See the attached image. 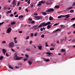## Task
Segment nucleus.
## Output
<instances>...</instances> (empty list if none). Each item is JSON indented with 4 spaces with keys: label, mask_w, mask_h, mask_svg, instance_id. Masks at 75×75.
Wrapping results in <instances>:
<instances>
[{
    "label": "nucleus",
    "mask_w": 75,
    "mask_h": 75,
    "mask_svg": "<svg viewBox=\"0 0 75 75\" xmlns=\"http://www.w3.org/2000/svg\"><path fill=\"white\" fill-rule=\"evenodd\" d=\"M51 24V22H48L47 23H45V22L42 23L41 24L39 25L38 27L40 28L41 27H45V26H47V25H49Z\"/></svg>",
    "instance_id": "f257e3e1"
},
{
    "label": "nucleus",
    "mask_w": 75,
    "mask_h": 75,
    "mask_svg": "<svg viewBox=\"0 0 75 75\" xmlns=\"http://www.w3.org/2000/svg\"><path fill=\"white\" fill-rule=\"evenodd\" d=\"M23 58V57H19L17 56V54L16 53H15V56L14 59L16 60H20Z\"/></svg>",
    "instance_id": "f03ea898"
},
{
    "label": "nucleus",
    "mask_w": 75,
    "mask_h": 75,
    "mask_svg": "<svg viewBox=\"0 0 75 75\" xmlns=\"http://www.w3.org/2000/svg\"><path fill=\"white\" fill-rule=\"evenodd\" d=\"M9 47L11 48H12L14 47V42H12L9 43Z\"/></svg>",
    "instance_id": "7ed1b4c3"
},
{
    "label": "nucleus",
    "mask_w": 75,
    "mask_h": 75,
    "mask_svg": "<svg viewBox=\"0 0 75 75\" xmlns=\"http://www.w3.org/2000/svg\"><path fill=\"white\" fill-rule=\"evenodd\" d=\"M41 4H45V1H42L39 2V3L38 4V6H41Z\"/></svg>",
    "instance_id": "20e7f679"
},
{
    "label": "nucleus",
    "mask_w": 75,
    "mask_h": 75,
    "mask_svg": "<svg viewBox=\"0 0 75 75\" xmlns=\"http://www.w3.org/2000/svg\"><path fill=\"white\" fill-rule=\"evenodd\" d=\"M12 5H13V7H15L16 6V0H13L12 2Z\"/></svg>",
    "instance_id": "39448f33"
},
{
    "label": "nucleus",
    "mask_w": 75,
    "mask_h": 75,
    "mask_svg": "<svg viewBox=\"0 0 75 75\" xmlns=\"http://www.w3.org/2000/svg\"><path fill=\"white\" fill-rule=\"evenodd\" d=\"M54 10L53 8H50L46 11L47 12H50L51 11H54Z\"/></svg>",
    "instance_id": "423d86ee"
},
{
    "label": "nucleus",
    "mask_w": 75,
    "mask_h": 75,
    "mask_svg": "<svg viewBox=\"0 0 75 75\" xmlns=\"http://www.w3.org/2000/svg\"><path fill=\"white\" fill-rule=\"evenodd\" d=\"M52 2L50 1H47L46 2V4H47V5H50V4H52Z\"/></svg>",
    "instance_id": "0eeeda50"
},
{
    "label": "nucleus",
    "mask_w": 75,
    "mask_h": 75,
    "mask_svg": "<svg viewBox=\"0 0 75 75\" xmlns=\"http://www.w3.org/2000/svg\"><path fill=\"white\" fill-rule=\"evenodd\" d=\"M11 28H9L7 29V30H6V33H10V31H11Z\"/></svg>",
    "instance_id": "6e6552de"
},
{
    "label": "nucleus",
    "mask_w": 75,
    "mask_h": 75,
    "mask_svg": "<svg viewBox=\"0 0 75 75\" xmlns=\"http://www.w3.org/2000/svg\"><path fill=\"white\" fill-rule=\"evenodd\" d=\"M24 16L23 15H21V16H19L18 17V19L19 20H23Z\"/></svg>",
    "instance_id": "1a4fd4ad"
},
{
    "label": "nucleus",
    "mask_w": 75,
    "mask_h": 75,
    "mask_svg": "<svg viewBox=\"0 0 75 75\" xmlns=\"http://www.w3.org/2000/svg\"><path fill=\"white\" fill-rule=\"evenodd\" d=\"M42 18V17L41 16H35V18L36 19H41Z\"/></svg>",
    "instance_id": "9d476101"
},
{
    "label": "nucleus",
    "mask_w": 75,
    "mask_h": 75,
    "mask_svg": "<svg viewBox=\"0 0 75 75\" xmlns=\"http://www.w3.org/2000/svg\"><path fill=\"white\" fill-rule=\"evenodd\" d=\"M64 17H66V18H68L69 17V14L66 15H64Z\"/></svg>",
    "instance_id": "9b49d317"
},
{
    "label": "nucleus",
    "mask_w": 75,
    "mask_h": 75,
    "mask_svg": "<svg viewBox=\"0 0 75 75\" xmlns=\"http://www.w3.org/2000/svg\"><path fill=\"white\" fill-rule=\"evenodd\" d=\"M2 51L4 54H6V50L4 49H3L2 50Z\"/></svg>",
    "instance_id": "f8f14e48"
},
{
    "label": "nucleus",
    "mask_w": 75,
    "mask_h": 75,
    "mask_svg": "<svg viewBox=\"0 0 75 75\" xmlns=\"http://www.w3.org/2000/svg\"><path fill=\"white\" fill-rule=\"evenodd\" d=\"M73 8V7H69L67 8H66V10H71V9H72Z\"/></svg>",
    "instance_id": "ddd939ff"
},
{
    "label": "nucleus",
    "mask_w": 75,
    "mask_h": 75,
    "mask_svg": "<svg viewBox=\"0 0 75 75\" xmlns=\"http://www.w3.org/2000/svg\"><path fill=\"white\" fill-rule=\"evenodd\" d=\"M62 29H57L56 30L54 31L53 32H57V31H61Z\"/></svg>",
    "instance_id": "4468645a"
},
{
    "label": "nucleus",
    "mask_w": 75,
    "mask_h": 75,
    "mask_svg": "<svg viewBox=\"0 0 75 75\" xmlns=\"http://www.w3.org/2000/svg\"><path fill=\"white\" fill-rule=\"evenodd\" d=\"M44 60L45 62H49V61H50V60L49 59H45Z\"/></svg>",
    "instance_id": "2eb2a0df"
},
{
    "label": "nucleus",
    "mask_w": 75,
    "mask_h": 75,
    "mask_svg": "<svg viewBox=\"0 0 75 75\" xmlns=\"http://www.w3.org/2000/svg\"><path fill=\"white\" fill-rule=\"evenodd\" d=\"M53 20V17L52 16H50L49 17V20L50 21H52V20Z\"/></svg>",
    "instance_id": "dca6fc26"
},
{
    "label": "nucleus",
    "mask_w": 75,
    "mask_h": 75,
    "mask_svg": "<svg viewBox=\"0 0 75 75\" xmlns=\"http://www.w3.org/2000/svg\"><path fill=\"white\" fill-rule=\"evenodd\" d=\"M46 54H47L48 55H51V54H52H52H53L51 53L50 52H47L46 53Z\"/></svg>",
    "instance_id": "f3484780"
},
{
    "label": "nucleus",
    "mask_w": 75,
    "mask_h": 75,
    "mask_svg": "<svg viewBox=\"0 0 75 75\" xmlns=\"http://www.w3.org/2000/svg\"><path fill=\"white\" fill-rule=\"evenodd\" d=\"M62 17H64V15H61L58 17V18H61Z\"/></svg>",
    "instance_id": "a211bd4d"
},
{
    "label": "nucleus",
    "mask_w": 75,
    "mask_h": 75,
    "mask_svg": "<svg viewBox=\"0 0 75 75\" xmlns=\"http://www.w3.org/2000/svg\"><path fill=\"white\" fill-rule=\"evenodd\" d=\"M61 28L60 29H62L63 28H64L65 27V26L64 25H62L60 26Z\"/></svg>",
    "instance_id": "6ab92c4d"
},
{
    "label": "nucleus",
    "mask_w": 75,
    "mask_h": 75,
    "mask_svg": "<svg viewBox=\"0 0 75 75\" xmlns=\"http://www.w3.org/2000/svg\"><path fill=\"white\" fill-rule=\"evenodd\" d=\"M42 14L44 16H45V15H47V13L45 12H42Z\"/></svg>",
    "instance_id": "aec40b11"
},
{
    "label": "nucleus",
    "mask_w": 75,
    "mask_h": 75,
    "mask_svg": "<svg viewBox=\"0 0 75 75\" xmlns=\"http://www.w3.org/2000/svg\"><path fill=\"white\" fill-rule=\"evenodd\" d=\"M61 51H62V52H66V50H65L64 49H62L61 50Z\"/></svg>",
    "instance_id": "412c9836"
},
{
    "label": "nucleus",
    "mask_w": 75,
    "mask_h": 75,
    "mask_svg": "<svg viewBox=\"0 0 75 75\" xmlns=\"http://www.w3.org/2000/svg\"><path fill=\"white\" fill-rule=\"evenodd\" d=\"M38 48H39V50H42V46H38Z\"/></svg>",
    "instance_id": "4be33fe9"
},
{
    "label": "nucleus",
    "mask_w": 75,
    "mask_h": 75,
    "mask_svg": "<svg viewBox=\"0 0 75 75\" xmlns=\"http://www.w3.org/2000/svg\"><path fill=\"white\" fill-rule=\"evenodd\" d=\"M64 38L60 40V41L61 42L60 43H62L63 42V41H64Z\"/></svg>",
    "instance_id": "5701e85b"
},
{
    "label": "nucleus",
    "mask_w": 75,
    "mask_h": 75,
    "mask_svg": "<svg viewBox=\"0 0 75 75\" xmlns=\"http://www.w3.org/2000/svg\"><path fill=\"white\" fill-rule=\"evenodd\" d=\"M3 58H4V57L2 56H1L0 57V61L1 60V59H3Z\"/></svg>",
    "instance_id": "b1692460"
},
{
    "label": "nucleus",
    "mask_w": 75,
    "mask_h": 75,
    "mask_svg": "<svg viewBox=\"0 0 75 75\" xmlns=\"http://www.w3.org/2000/svg\"><path fill=\"white\" fill-rule=\"evenodd\" d=\"M29 64V65H31V64H32V62H31L30 61H29L28 62Z\"/></svg>",
    "instance_id": "393cba45"
},
{
    "label": "nucleus",
    "mask_w": 75,
    "mask_h": 75,
    "mask_svg": "<svg viewBox=\"0 0 75 75\" xmlns=\"http://www.w3.org/2000/svg\"><path fill=\"white\" fill-rule=\"evenodd\" d=\"M25 56L26 57V58L27 59H28V58H29V56H28V55L26 54L25 55Z\"/></svg>",
    "instance_id": "a878e982"
},
{
    "label": "nucleus",
    "mask_w": 75,
    "mask_h": 75,
    "mask_svg": "<svg viewBox=\"0 0 75 75\" xmlns=\"http://www.w3.org/2000/svg\"><path fill=\"white\" fill-rule=\"evenodd\" d=\"M51 26L50 25H47V29H50V28H51Z\"/></svg>",
    "instance_id": "bb28decb"
},
{
    "label": "nucleus",
    "mask_w": 75,
    "mask_h": 75,
    "mask_svg": "<svg viewBox=\"0 0 75 75\" xmlns=\"http://www.w3.org/2000/svg\"><path fill=\"white\" fill-rule=\"evenodd\" d=\"M59 6L58 5H57L55 6V8H59Z\"/></svg>",
    "instance_id": "cd10ccee"
},
{
    "label": "nucleus",
    "mask_w": 75,
    "mask_h": 75,
    "mask_svg": "<svg viewBox=\"0 0 75 75\" xmlns=\"http://www.w3.org/2000/svg\"><path fill=\"white\" fill-rule=\"evenodd\" d=\"M7 14H8V13H11V10L8 11L7 12Z\"/></svg>",
    "instance_id": "c85d7f7f"
},
{
    "label": "nucleus",
    "mask_w": 75,
    "mask_h": 75,
    "mask_svg": "<svg viewBox=\"0 0 75 75\" xmlns=\"http://www.w3.org/2000/svg\"><path fill=\"white\" fill-rule=\"evenodd\" d=\"M11 25H13V24H16V22H13L11 23Z\"/></svg>",
    "instance_id": "c756f323"
},
{
    "label": "nucleus",
    "mask_w": 75,
    "mask_h": 75,
    "mask_svg": "<svg viewBox=\"0 0 75 75\" xmlns=\"http://www.w3.org/2000/svg\"><path fill=\"white\" fill-rule=\"evenodd\" d=\"M38 35V33L36 32L35 33L34 36L35 37H36Z\"/></svg>",
    "instance_id": "7c9ffc66"
},
{
    "label": "nucleus",
    "mask_w": 75,
    "mask_h": 75,
    "mask_svg": "<svg viewBox=\"0 0 75 75\" xmlns=\"http://www.w3.org/2000/svg\"><path fill=\"white\" fill-rule=\"evenodd\" d=\"M6 41H2L1 43L3 44H6Z\"/></svg>",
    "instance_id": "2f4dec72"
},
{
    "label": "nucleus",
    "mask_w": 75,
    "mask_h": 75,
    "mask_svg": "<svg viewBox=\"0 0 75 75\" xmlns=\"http://www.w3.org/2000/svg\"><path fill=\"white\" fill-rule=\"evenodd\" d=\"M8 67L9 68H10L11 69H13V67H12V66H10V65H9L8 66Z\"/></svg>",
    "instance_id": "473e14b6"
},
{
    "label": "nucleus",
    "mask_w": 75,
    "mask_h": 75,
    "mask_svg": "<svg viewBox=\"0 0 75 75\" xmlns=\"http://www.w3.org/2000/svg\"><path fill=\"white\" fill-rule=\"evenodd\" d=\"M50 51H52L53 50H54V48H51L50 49Z\"/></svg>",
    "instance_id": "72a5a7b5"
},
{
    "label": "nucleus",
    "mask_w": 75,
    "mask_h": 75,
    "mask_svg": "<svg viewBox=\"0 0 75 75\" xmlns=\"http://www.w3.org/2000/svg\"><path fill=\"white\" fill-rule=\"evenodd\" d=\"M58 24H59V23H55V24H54V26H56V25H58Z\"/></svg>",
    "instance_id": "f704fd0d"
},
{
    "label": "nucleus",
    "mask_w": 75,
    "mask_h": 75,
    "mask_svg": "<svg viewBox=\"0 0 75 75\" xmlns=\"http://www.w3.org/2000/svg\"><path fill=\"white\" fill-rule=\"evenodd\" d=\"M41 37L42 38H44V34H42L41 35Z\"/></svg>",
    "instance_id": "c9c22d12"
},
{
    "label": "nucleus",
    "mask_w": 75,
    "mask_h": 75,
    "mask_svg": "<svg viewBox=\"0 0 75 75\" xmlns=\"http://www.w3.org/2000/svg\"><path fill=\"white\" fill-rule=\"evenodd\" d=\"M45 46L46 47H48V44H47V42H46L45 44Z\"/></svg>",
    "instance_id": "e433bc0d"
},
{
    "label": "nucleus",
    "mask_w": 75,
    "mask_h": 75,
    "mask_svg": "<svg viewBox=\"0 0 75 75\" xmlns=\"http://www.w3.org/2000/svg\"><path fill=\"white\" fill-rule=\"evenodd\" d=\"M29 38H30V37L28 36L26 37V40H28V39H29Z\"/></svg>",
    "instance_id": "4c0bfd02"
},
{
    "label": "nucleus",
    "mask_w": 75,
    "mask_h": 75,
    "mask_svg": "<svg viewBox=\"0 0 75 75\" xmlns=\"http://www.w3.org/2000/svg\"><path fill=\"white\" fill-rule=\"evenodd\" d=\"M26 51H30V49H26Z\"/></svg>",
    "instance_id": "58836bf2"
},
{
    "label": "nucleus",
    "mask_w": 75,
    "mask_h": 75,
    "mask_svg": "<svg viewBox=\"0 0 75 75\" xmlns=\"http://www.w3.org/2000/svg\"><path fill=\"white\" fill-rule=\"evenodd\" d=\"M74 10H70V12H71V13H74Z\"/></svg>",
    "instance_id": "ea45409f"
},
{
    "label": "nucleus",
    "mask_w": 75,
    "mask_h": 75,
    "mask_svg": "<svg viewBox=\"0 0 75 75\" xmlns=\"http://www.w3.org/2000/svg\"><path fill=\"white\" fill-rule=\"evenodd\" d=\"M72 42H75V39H74L73 40H72Z\"/></svg>",
    "instance_id": "a19ab883"
},
{
    "label": "nucleus",
    "mask_w": 75,
    "mask_h": 75,
    "mask_svg": "<svg viewBox=\"0 0 75 75\" xmlns=\"http://www.w3.org/2000/svg\"><path fill=\"white\" fill-rule=\"evenodd\" d=\"M28 20L29 21H32V20H33V19H32V18H29L28 19Z\"/></svg>",
    "instance_id": "79ce46f5"
},
{
    "label": "nucleus",
    "mask_w": 75,
    "mask_h": 75,
    "mask_svg": "<svg viewBox=\"0 0 75 75\" xmlns=\"http://www.w3.org/2000/svg\"><path fill=\"white\" fill-rule=\"evenodd\" d=\"M6 57H9V55L7 53H6Z\"/></svg>",
    "instance_id": "37998d69"
},
{
    "label": "nucleus",
    "mask_w": 75,
    "mask_h": 75,
    "mask_svg": "<svg viewBox=\"0 0 75 75\" xmlns=\"http://www.w3.org/2000/svg\"><path fill=\"white\" fill-rule=\"evenodd\" d=\"M14 42L16 44H17V41L16 40H14Z\"/></svg>",
    "instance_id": "c03bdc74"
},
{
    "label": "nucleus",
    "mask_w": 75,
    "mask_h": 75,
    "mask_svg": "<svg viewBox=\"0 0 75 75\" xmlns=\"http://www.w3.org/2000/svg\"><path fill=\"white\" fill-rule=\"evenodd\" d=\"M68 40V38H67L66 36H65V40L66 41V40Z\"/></svg>",
    "instance_id": "a18cd8bd"
},
{
    "label": "nucleus",
    "mask_w": 75,
    "mask_h": 75,
    "mask_svg": "<svg viewBox=\"0 0 75 75\" xmlns=\"http://www.w3.org/2000/svg\"><path fill=\"white\" fill-rule=\"evenodd\" d=\"M75 20V18H73L71 19V20H72L73 21Z\"/></svg>",
    "instance_id": "49530a36"
},
{
    "label": "nucleus",
    "mask_w": 75,
    "mask_h": 75,
    "mask_svg": "<svg viewBox=\"0 0 75 75\" xmlns=\"http://www.w3.org/2000/svg\"><path fill=\"white\" fill-rule=\"evenodd\" d=\"M27 60H28V59H23L24 61H27Z\"/></svg>",
    "instance_id": "de8ad7c7"
},
{
    "label": "nucleus",
    "mask_w": 75,
    "mask_h": 75,
    "mask_svg": "<svg viewBox=\"0 0 75 75\" xmlns=\"http://www.w3.org/2000/svg\"><path fill=\"white\" fill-rule=\"evenodd\" d=\"M11 50L12 51H13V52H14V51H15V50H14V49L12 48L11 49Z\"/></svg>",
    "instance_id": "09e8293b"
},
{
    "label": "nucleus",
    "mask_w": 75,
    "mask_h": 75,
    "mask_svg": "<svg viewBox=\"0 0 75 75\" xmlns=\"http://www.w3.org/2000/svg\"><path fill=\"white\" fill-rule=\"evenodd\" d=\"M23 33V32H22V31H19V33H20V34H21V33Z\"/></svg>",
    "instance_id": "8fccbe9b"
},
{
    "label": "nucleus",
    "mask_w": 75,
    "mask_h": 75,
    "mask_svg": "<svg viewBox=\"0 0 75 75\" xmlns=\"http://www.w3.org/2000/svg\"><path fill=\"white\" fill-rule=\"evenodd\" d=\"M31 24H34V21H32L31 22Z\"/></svg>",
    "instance_id": "3c124183"
},
{
    "label": "nucleus",
    "mask_w": 75,
    "mask_h": 75,
    "mask_svg": "<svg viewBox=\"0 0 75 75\" xmlns=\"http://www.w3.org/2000/svg\"><path fill=\"white\" fill-rule=\"evenodd\" d=\"M20 4V2H18V6Z\"/></svg>",
    "instance_id": "603ef678"
},
{
    "label": "nucleus",
    "mask_w": 75,
    "mask_h": 75,
    "mask_svg": "<svg viewBox=\"0 0 75 75\" xmlns=\"http://www.w3.org/2000/svg\"><path fill=\"white\" fill-rule=\"evenodd\" d=\"M17 14V12L16 11V12H15L14 13V15H16Z\"/></svg>",
    "instance_id": "864d4df0"
},
{
    "label": "nucleus",
    "mask_w": 75,
    "mask_h": 75,
    "mask_svg": "<svg viewBox=\"0 0 75 75\" xmlns=\"http://www.w3.org/2000/svg\"><path fill=\"white\" fill-rule=\"evenodd\" d=\"M31 37H33V36H34V34L33 33H32L31 34Z\"/></svg>",
    "instance_id": "5fc2aeb1"
},
{
    "label": "nucleus",
    "mask_w": 75,
    "mask_h": 75,
    "mask_svg": "<svg viewBox=\"0 0 75 75\" xmlns=\"http://www.w3.org/2000/svg\"><path fill=\"white\" fill-rule=\"evenodd\" d=\"M30 44H32L33 42V41H30Z\"/></svg>",
    "instance_id": "6e6d98bb"
},
{
    "label": "nucleus",
    "mask_w": 75,
    "mask_h": 75,
    "mask_svg": "<svg viewBox=\"0 0 75 75\" xmlns=\"http://www.w3.org/2000/svg\"><path fill=\"white\" fill-rule=\"evenodd\" d=\"M15 17H18V15H16L15 16Z\"/></svg>",
    "instance_id": "4d7b16f0"
},
{
    "label": "nucleus",
    "mask_w": 75,
    "mask_h": 75,
    "mask_svg": "<svg viewBox=\"0 0 75 75\" xmlns=\"http://www.w3.org/2000/svg\"><path fill=\"white\" fill-rule=\"evenodd\" d=\"M71 32H68V33H67V34H71Z\"/></svg>",
    "instance_id": "13d9d810"
},
{
    "label": "nucleus",
    "mask_w": 75,
    "mask_h": 75,
    "mask_svg": "<svg viewBox=\"0 0 75 75\" xmlns=\"http://www.w3.org/2000/svg\"><path fill=\"white\" fill-rule=\"evenodd\" d=\"M13 14H11L10 15V17H13Z\"/></svg>",
    "instance_id": "bf43d9fd"
},
{
    "label": "nucleus",
    "mask_w": 75,
    "mask_h": 75,
    "mask_svg": "<svg viewBox=\"0 0 75 75\" xmlns=\"http://www.w3.org/2000/svg\"><path fill=\"white\" fill-rule=\"evenodd\" d=\"M8 3H11V1L10 0H8Z\"/></svg>",
    "instance_id": "052dcab7"
},
{
    "label": "nucleus",
    "mask_w": 75,
    "mask_h": 75,
    "mask_svg": "<svg viewBox=\"0 0 75 75\" xmlns=\"http://www.w3.org/2000/svg\"><path fill=\"white\" fill-rule=\"evenodd\" d=\"M18 9L19 10H21V7H19Z\"/></svg>",
    "instance_id": "680f3d73"
},
{
    "label": "nucleus",
    "mask_w": 75,
    "mask_h": 75,
    "mask_svg": "<svg viewBox=\"0 0 75 75\" xmlns=\"http://www.w3.org/2000/svg\"><path fill=\"white\" fill-rule=\"evenodd\" d=\"M38 15V14L37 13H35L34 14L35 16H37Z\"/></svg>",
    "instance_id": "e2e57ef3"
},
{
    "label": "nucleus",
    "mask_w": 75,
    "mask_h": 75,
    "mask_svg": "<svg viewBox=\"0 0 75 75\" xmlns=\"http://www.w3.org/2000/svg\"><path fill=\"white\" fill-rule=\"evenodd\" d=\"M75 5V2H74V3L73 4L72 6H74Z\"/></svg>",
    "instance_id": "0e129e2a"
},
{
    "label": "nucleus",
    "mask_w": 75,
    "mask_h": 75,
    "mask_svg": "<svg viewBox=\"0 0 75 75\" xmlns=\"http://www.w3.org/2000/svg\"><path fill=\"white\" fill-rule=\"evenodd\" d=\"M40 31H43V29L42 28H41L40 29Z\"/></svg>",
    "instance_id": "69168bd1"
},
{
    "label": "nucleus",
    "mask_w": 75,
    "mask_h": 75,
    "mask_svg": "<svg viewBox=\"0 0 75 75\" xmlns=\"http://www.w3.org/2000/svg\"><path fill=\"white\" fill-rule=\"evenodd\" d=\"M33 6H33V5H31L30 6V7H33Z\"/></svg>",
    "instance_id": "338daca9"
},
{
    "label": "nucleus",
    "mask_w": 75,
    "mask_h": 75,
    "mask_svg": "<svg viewBox=\"0 0 75 75\" xmlns=\"http://www.w3.org/2000/svg\"><path fill=\"white\" fill-rule=\"evenodd\" d=\"M17 39V37H15L14 38V40H16V39Z\"/></svg>",
    "instance_id": "774afa93"
}]
</instances>
